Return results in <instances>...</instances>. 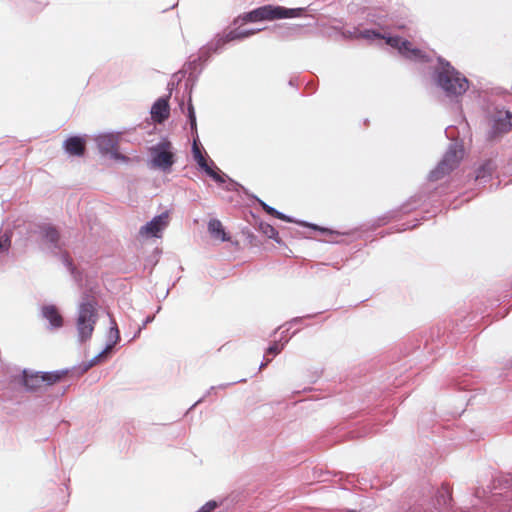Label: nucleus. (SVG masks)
I'll use <instances>...</instances> for the list:
<instances>
[{
  "label": "nucleus",
  "instance_id": "22",
  "mask_svg": "<svg viewBox=\"0 0 512 512\" xmlns=\"http://www.w3.org/2000/svg\"><path fill=\"white\" fill-rule=\"evenodd\" d=\"M253 31H233L230 33V39L244 38L252 35Z\"/></svg>",
  "mask_w": 512,
  "mask_h": 512
},
{
  "label": "nucleus",
  "instance_id": "20",
  "mask_svg": "<svg viewBox=\"0 0 512 512\" xmlns=\"http://www.w3.org/2000/svg\"><path fill=\"white\" fill-rule=\"evenodd\" d=\"M491 170H492L491 163L488 162L478 169L476 178L479 179V178L485 177L486 173L487 174L491 173Z\"/></svg>",
  "mask_w": 512,
  "mask_h": 512
},
{
  "label": "nucleus",
  "instance_id": "21",
  "mask_svg": "<svg viewBox=\"0 0 512 512\" xmlns=\"http://www.w3.org/2000/svg\"><path fill=\"white\" fill-rule=\"evenodd\" d=\"M11 245L10 237L6 234L0 237V251L1 250H8V248Z\"/></svg>",
  "mask_w": 512,
  "mask_h": 512
},
{
  "label": "nucleus",
  "instance_id": "12",
  "mask_svg": "<svg viewBox=\"0 0 512 512\" xmlns=\"http://www.w3.org/2000/svg\"><path fill=\"white\" fill-rule=\"evenodd\" d=\"M170 107L166 98H159L152 106L151 117L157 123H162L168 119Z\"/></svg>",
  "mask_w": 512,
  "mask_h": 512
},
{
  "label": "nucleus",
  "instance_id": "17",
  "mask_svg": "<svg viewBox=\"0 0 512 512\" xmlns=\"http://www.w3.org/2000/svg\"><path fill=\"white\" fill-rule=\"evenodd\" d=\"M259 231L265 235L266 237L270 239H274L277 243H281L282 240L279 237L278 231L270 224L268 223H260L259 225Z\"/></svg>",
  "mask_w": 512,
  "mask_h": 512
},
{
  "label": "nucleus",
  "instance_id": "16",
  "mask_svg": "<svg viewBox=\"0 0 512 512\" xmlns=\"http://www.w3.org/2000/svg\"><path fill=\"white\" fill-rule=\"evenodd\" d=\"M208 230L210 234L222 241H227L229 238L227 237L224 228L222 226V223L218 219H212L208 223Z\"/></svg>",
  "mask_w": 512,
  "mask_h": 512
},
{
  "label": "nucleus",
  "instance_id": "14",
  "mask_svg": "<svg viewBox=\"0 0 512 512\" xmlns=\"http://www.w3.org/2000/svg\"><path fill=\"white\" fill-rule=\"evenodd\" d=\"M43 316L50 322V324L59 328L63 325V318L58 309L53 305L44 306L42 309Z\"/></svg>",
  "mask_w": 512,
  "mask_h": 512
},
{
  "label": "nucleus",
  "instance_id": "4",
  "mask_svg": "<svg viewBox=\"0 0 512 512\" xmlns=\"http://www.w3.org/2000/svg\"><path fill=\"white\" fill-rule=\"evenodd\" d=\"M151 164L162 171H170L175 163L173 145L168 140H163L149 149Z\"/></svg>",
  "mask_w": 512,
  "mask_h": 512
},
{
  "label": "nucleus",
  "instance_id": "18",
  "mask_svg": "<svg viewBox=\"0 0 512 512\" xmlns=\"http://www.w3.org/2000/svg\"><path fill=\"white\" fill-rule=\"evenodd\" d=\"M261 207L262 209L267 213L269 214L270 216H273L275 218H278L280 220H283V221H286V222H291L292 220L284 215L283 213L277 211L275 208L269 206L268 204H266L265 202H261Z\"/></svg>",
  "mask_w": 512,
  "mask_h": 512
},
{
  "label": "nucleus",
  "instance_id": "10",
  "mask_svg": "<svg viewBox=\"0 0 512 512\" xmlns=\"http://www.w3.org/2000/svg\"><path fill=\"white\" fill-rule=\"evenodd\" d=\"M512 129V113L509 111H499L495 114L492 124V135H498L509 132Z\"/></svg>",
  "mask_w": 512,
  "mask_h": 512
},
{
  "label": "nucleus",
  "instance_id": "24",
  "mask_svg": "<svg viewBox=\"0 0 512 512\" xmlns=\"http://www.w3.org/2000/svg\"><path fill=\"white\" fill-rule=\"evenodd\" d=\"M189 118H190V123H191V126H195L196 125V118H195V114H194V109L193 107L190 105L189 107Z\"/></svg>",
  "mask_w": 512,
  "mask_h": 512
},
{
  "label": "nucleus",
  "instance_id": "13",
  "mask_svg": "<svg viewBox=\"0 0 512 512\" xmlns=\"http://www.w3.org/2000/svg\"><path fill=\"white\" fill-rule=\"evenodd\" d=\"M64 149L72 156H83L86 150L85 140L79 136L69 137L64 142Z\"/></svg>",
  "mask_w": 512,
  "mask_h": 512
},
{
  "label": "nucleus",
  "instance_id": "19",
  "mask_svg": "<svg viewBox=\"0 0 512 512\" xmlns=\"http://www.w3.org/2000/svg\"><path fill=\"white\" fill-rule=\"evenodd\" d=\"M361 36L365 39L373 40V39H387L386 37L382 36L380 33L374 31V30H365L361 32Z\"/></svg>",
  "mask_w": 512,
  "mask_h": 512
},
{
  "label": "nucleus",
  "instance_id": "2",
  "mask_svg": "<svg viewBox=\"0 0 512 512\" xmlns=\"http://www.w3.org/2000/svg\"><path fill=\"white\" fill-rule=\"evenodd\" d=\"M97 302L93 297H86L80 304L76 321L78 337L84 342L91 338L97 322Z\"/></svg>",
  "mask_w": 512,
  "mask_h": 512
},
{
  "label": "nucleus",
  "instance_id": "7",
  "mask_svg": "<svg viewBox=\"0 0 512 512\" xmlns=\"http://www.w3.org/2000/svg\"><path fill=\"white\" fill-rule=\"evenodd\" d=\"M62 374L58 372L28 373L24 372L23 382L27 389L35 391L43 386H50L58 382Z\"/></svg>",
  "mask_w": 512,
  "mask_h": 512
},
{
  "label": "nucleus",
  "instance_id": "8",
  "mask_svg": "<svg viewBox=\"0 0 512 512\" xmlns=\"http://www.w3.org/2000/svg\"><path fill=\"white\" fill-rule=\"evenodd\" d=\"M192 153L194 160L197 162L199 167L206 172L207 175H209L215 182L219 184L225 182V175L222 174L217 167H212V165H214L213 161H211V164L208 163L207 158L202 153L196 141H194Z\"/></svg>",
  "mask_w": 512,
  "mask_h": 512
},
{
  "label": "nucleus",
  "instance_id": "3",
  "mask_svg": "<svg viewBox=\"0 0 512 512\" xmlns=\"http://www.w3.org/2000/svg\"><path fill=\"white\" fill-rule=\"evenodd\" d=\"M304 9H287L281 6L265 5L244 15L245 22H257L263 20H275L282 18L298 17L302 14Z\"/></svg>",
  "mask_w": 512,
  "mask_h": 512
},
{
  "label": "nucleus",
  "instance_id": "28",
  "mask_svg": "<svg viewBox=\"0 0 512 512\" xmlns=\"http://www.w3.org/2000/svg\"><path fill=\"white\" fill-rule=\"evenodd\" d=\"M110 349H111V346H107V348H106L105 352H107V351H108V350H110Z\"/></svg>",
  "mask_w": 512,
  "mask_h": 512
},
{
  "label": "nucleus",
  "instance_id": "25",
  "mask_svg": "<svg viewBox=\"0 0 512 512\" xmlns=\"http://www.w3.org/2000/svg\"><path fill=\"white\" fill-rule=\"evenodd\" d=\"M311 227H312L313 229H315V230H320V231H322V232L327 231L326 229L320 228V227H318V226H316V225H311Z\"/></svg>",
  "mask_w": 512,
  "mask_h": 512
},
{
  "label": "nucleus",
  "instance_id": "27",
  "mask_svg": "<svg viewBox=\"0 0 512 512\" xmlns=\"http://www.w3.org/2000/svg\"><path fill=\"white\" fill-rule=\"evenodd\" d=\"M115 332H116V334H118V333H119V331H118V329H117V328H115ZM117 338H119V335H117Z\"/></svg>",
  "mask_w": 512,
  "mask_h": 512
},
{
  "label": "nucleus",
  "instance_id": "6",
  "mask_svg": "<svg viewBox=\"0 0 512 512\" xmlns=\"http://www.w3.org/2000/svg\"><path fill=\"white\" fill-rule=\"evenodd\" d=\"M386 43L397 49L402 56L409 60L422 63H427L431 60L430 56L425 51L414 47L410 41L404 40L401 37H387Z\"/></svg>",
  "mask_w": 512,
  "mask_h": 512
},
{
  "label": "nucleus",
  "instance_id": "5",
  "mask_svg": "<svg viewBox=\"0 0 512 512\" xmlns=\"http://www.w3.org/2000/svg\"><path fill=\"white\" fill-rule=\"evenodd\" d=\"M464 155V150L457 146L452 145L447 152L445 153L443 159L438 164V166L431 171L430 179L432 181H437L443 178L445 175L449 174L453 171L460 163Z\"/></svg>",
  "mask_w": 512,
  "mask_h": 512
},
{
  "label": "nucleus",
  "instance_id": "11",
  "mask_svg": "<svg viewBox=\"0 0 512 512\" xmlns=\"http://www.w3.org/2000/svg\"><path fill=\"white\" fill-rule=\"evenodd\" d=\"M101 152L110 153L115 159H125L118 153V137L113 134L100 135L96 139Z\"/></svg>",
  "mask_w": 512,
  "mask_h": 512
},
{
  "label": "nucleus",
  "instance_id": "1",
  "mask_svg": "<svg viewBox=\"0 0 512 512\" xmlns=\"http://www.w3.org/2000/svg\"><path fill=\"white\" fill-rule=\"evenodd\" d=\"M437 83L448 95H461L468 89V80L447 61L439 58Z\"/></svg>",
  "mask_w": 512,
  "mask_h": 512
},
{
  "label": "nucleus",
  "instance_id": "15",
  "mask_svg": "<svg viewBox=\"0 0 512 512\" xmlns=\"http://www.w3.org/2000/svg\"><path fill=\"white\" fill-rule=\"evenodd\" d=\"M42 238L45 242L57 246L60 240L59 231L52 225H43L40 227Z\"/></svg>",
  "mask_w": 512,
  "mask_h": 512
},
{
  "label": "nucleus",
  "instance_id": "9",
  "mask_svg": "<svg viewBox=\"0 0 512 512\" xmlns=\"http://www.w3.org/2000/svg\"><path fill=\"white\" fill-rule=\"evenodd\" d=\"M169 224V214L164 212L155 216L150 222L142 226L139 230V235L144 238L156 237L160 238L163 230Z\"/></svg>",
  "mask_w": 512,
  "mask_h": 512
},
{
  "label": "nucleus",
  "instance_id": "26",
  "mask_svg": "<svg viewBox=\"0 0 512 512\" xmlns=\"http://www.w3.org/2000/svg\"><path fill=\"white\" fill-rule=\"evenodd\" d=\"M446 492H447V494H448L449 498L451 499V492H450V490H449V488H448V487L446 488Z\"/></svg>",
  "mask_w": 512,
  "mask_h": 512
},
{
  "label": "nucleus",
  "instance_id": "23",
  "mask_svg": "<svg viewBox=\"0 0 512 512\" xmlns=\"http://www.w3.org/2000/svg\"><path fill=\"white\" fill-rule=\"evenodd\" d=\"M280 351H281V348H280V346L277 343H275L272 346H270L268 348V350H267V352L269 354H274V355L278 354Z\"/></svg>",
  "mask_w": 512,
  "mask_h": 512
}]
</instances>
